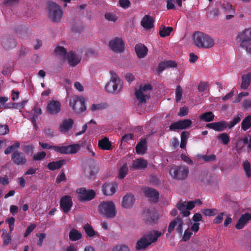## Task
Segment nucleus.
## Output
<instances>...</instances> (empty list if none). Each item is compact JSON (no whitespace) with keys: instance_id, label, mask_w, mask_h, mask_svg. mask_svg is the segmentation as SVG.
Instances as JSON below:
<instances>
[{"instance_id":"obj_1","label":"nucleus","mask_w":251,"mask_h":251,"mask_svg":"<svg viewBox=\"0 0 251 251\" xmlns=\"http://www.w3.org/2000/svg\"><path fill=\"white\" fill-rule=\"evenodd\" d=\"M193 37L194 44L200 49H210L215 44L214 40L203 32L196 31L193 34Z\"/></svg>"},{"instance_id":"obj_2","label":"nucleus","mask_w":251,"mask_h":251,"mask_svg":"<svg viewBox=\"0 0 251 251\" xmlns=\"http://www.w3.org/2000/svg\"><path fill=\"white\" fill-rule=\"evenodd\" d=\"M161 235L160 232L155 230L147 233L137 241L136 246V250L146 249L152 243L155 242Z\"/></svg>"},{"instance_id":"obj_3","label":"nucleus","mask_w":251,"mask_h":251,"mask_svg":"<svg viewBox=\"0 0 251 251\" xmlns=\"http://www.w3.org/2000/svg\"><path fill=\"white\" fill-rule=\"evenodd\" d=\"M100 214L107 219H112L116 215V210L114 203L112 201H103L100 202L98 207Z\"/></svg>"},{"instance_id":"obj_4","label":"nucleus","mask_w":251,"mask_h":251,"mask_svg":"<svg viewBox=\"0 0 251 251\" xmlns=\"http://www.w3.org/2000/svg\"><path fill=\"white\" fill-rule=\"evenodd\" d=\"M48 15L53 22H59L62 17L63 11L60 6L55 2L49 1L47 5Z\"/></svg>"},{"instance_id":"obj_5","label":"nucleus","mask_w":251,"mask_h":251,"mask_svg":"<svg viewBox=\"0 0 251 251\" xmlns=\"http://www.w3.org/2000/svg\"><path fill=\"white\" fill-rule=\"evenodd\" d=\"M85 101L86 99L83 97L71 96L70 99L69 105L75 113L80 114L86 110Z\"/></svg>"},{"instance_id":"obj_6","label":"nucleus","mask_w":251,"mask_h":251,"mask_svg":"<svg viewBox=\"0 0 251 251\" xmlns=\"http://www.w3.org/2000/svg\"><path fill=\"white\" fill-rule=\"evenodd\" d=\"M237 39L241 42L240 46L251 54V27L246 28L238 33Z\"/></svg>"},{"instance_id":"obj_7","label":"nucleus","mask_w":251,"mask_h":251,"mask_svg":"<svg viewBox=\"0 0 251 251\" xmlns=\"http://www.w3.org/2000/svg\"><path fill=\"white\" fill-rule=\"evenodd\" d=\"M110 81L105 86V89L110 93H118L122 87V83L119 76L113 72H110Z\"/></svg>"},{"instance_id":"obj_8","label":"nucleus","mask_w":251,"mask_h":251,"mask_svg":"<svg viewBox=\"0 0 251 251\" xmlns=\"http://www.w3.org/2000/svg\"><path fill=\"white\" fill-rule=\"evenodd\" d=\"M152 89V87L150 84H146L143 86H141L138 90H136L135 93L139 103L138 106L145 103L147 100L150 98V92Z\"/></svg>"},{"instance_id":"obj_9","label":"nucleus","mask_w":251,"mask_h":251,"mask_svg":"<svg viewBox=\"0 0 251 251\" xmlns=\"http://www.w3.org/2000/svg\"><path fill=\"white\" fill-rule=\"evenodd\" d=\"M189 170L187 166H175L170 170V174L175 179L177 180H184L188 176Z\"/></svg>"},{"instance_id":"obj_10","label":"nucleus","mask_w":251,"mask_h":251,"mask_svg":"<svg viewBox=\"0 0 251 251\" xmlns=\"http://www.w3.org/2000/svg\"><path fill=\"white\" fill-rule=\"evenodd\" d=\"M76 192L79 195L78 199L80 201H90L95 197L96 193L93 190H87L85 187L78 188Z\"/></svg>"},{"instance_id":"obj_11","label":"nucleus","mask_w":251,"mask_h":251,"mask_svg":"<svg viewBox=\"0 0 251 251\" xmlns=\"http://www.w3.org/2000/svg\"><path fill=\"white\" fill-rule=\"evenodd\" d=\"M11 158L13 163L18 166H24L27 163L25 154L17 150L12 153Z\"/></svg>"},{"instance_id":"obj_12","label":"nucleus","mask_w":251,"mask_h":251,"mask_svg":"<svg viewBox=\"0 0 251 251\" xmlns=\"http://www.w3.org/2000/svg\"><path fill=\"white\" fill-rule=\"evenodd\" d=\"M109 48L114 52L121 53L125 49V43L121 38L116 37L109 43Z\"/></svg>"},{"instance_id":"obj_13","label":"nucleus","mask_w":251,"mask_h":251,"mask_svg":"<svg viewBox=\"0 0 251 251\" xmlns=\"http://www.w3.org/2000/svg\"><path fill=\"white\" fill-rule=\"evenodd\" d=\"M146 223L152 225L158 220V216L157 211L153 209H145L143 210Z\"/></svg>"},{"instance_id":"obj_14","label":"nucleus","mask_w":251,"mask_h":251,"mask_svg":"<svg viewBox=\"0 0 251 251\" xmlns=\"http://www.w3.org/2000/svg\"><path fill=\"white\" fill-rule=\"evenodd\" d=\"M73 203L72 197L69 195L62 197L60 201V207L64 213H68L73 206Z\"/></svg>"},{"instance_id":"obj_15","label":"nucleus","mask_w":251,"mask_h":251,"mask_svg":"<svg viewBox=\"0 0 251 251\" xmlns=\"http://www.w3.org/2000/svg\"><path fill=\"white\" fill-rule=\"evenodd\" d=\"M80 149V146L78 144L60 146L59 153L61 154H75Z\"/></svg>"},{"instance_id":"obj_16","label":"nucleus","mask_w":251,"mask_h":251,"mask_svg":"<svg viewBox=\"0 0 251 251\" xmlns=\"http://www.w3.org/2000/svg\"><path fill=\"white\" fill-rule=\"evenodd\" d=\"M61 103L57 100H52L48 102L47 110L49 113L54 115L58 113L61 110Z\"/></svg>"},{"instance_id":"obj_17","label":"nucleus","mask_w":251,"mask_h":251,"mask_svg":"<svg viewBox=\"0 0 251 251\" xmlns=\"http://www.w3.org/2000/svg\"><path fill=\"white\" fill-rule=\"evenodd\" d=\"M206 127L218 131H222L228 127V124L226 121H220L208 124Z\"/></svg>"},{"instance_id":"obj_18","label":"nucleus","mask_w":251,"mask_h":251,"mask_svg":"<svg viewBox=\"0 0 251 251\" xmlns=\"http://www.w3.org/2000/svg\"><path fill=\"white\" fill-rule=\"evenodd\" d=\"M66 57L69 65L72 67H74L79 64L81 60V56L76 54L73 51H69Z\"/></svg>"},{"instance_id":"obj_19","label":"nucleus","mask_w":251,"mask_h":251,"mask_svg":"<svg viewBox=\"0 0 251 251\" xmlns=\"http://www.w3.org/2000/svg\"><path fill=\"white\" fill-rule=\"evenodd\" d=\"M118 189L117 184L113 183H105L102 187V191L105 196H112L116 193Z\"/></svg>"},{"instance_id":"obj_20","label":"nucleus","mask_w":251,"mask_h":251,"mask_svg":"<svg viewBox=\"0 0 251 251\" xmlns=\"http://www.w3.org/2000/svg\"><path fill=\"white\" fill-rule=\"evenodd\" d=\"M144 194L146 197L150 198L153 202H157L158 200L159 193L153 188L150 187L145 188Z\"/></svg>"},{"instance_id":"obj_21","label":"nucleus","mask_w":251,"mask_h":251,"mask_svg":"<svg viewBox=\"0 0 251 251\" xmlns=\"http://www.w3.org/2000/svg\"><path fill=\"white\" fill-rule=\"evenodd\" d=\"M251 219V213H246L245 214L242 215L238 220L235 225V227L237 229L243 228L247 222Z\"/></svg>"},{"instance_id":"obj_22","label":"nucleus","mask_w":251,"mask_h":251,"mask_svg":"<svg viewBox=\"0 0 251 251\" xmlns=\"http://www.w3.org/2000/svg\"><path fill=\"white\" fill-rule=\"evenodd\" d=\"M135 201V198L133 194L127 193L123 198L122 205L125 208L131 207Z\"/></svg>"},{"instance_id":"obj_23","label":"nucleus","mask_w":251,"mask_h":251,"mask_svg":"<svg viewBox=\"0 0 251 251\" xmlns=\"http://www.w3.org/2000/svg\"><path fill=\"white\" fill-rule=\"evenodd\" d=\"M135 50L138 57L142 58L147 54L148 49L144 44H138L135 45Z\"/></svg>"},{"instance_id":"obj_24","label":"nucleus","mask_w":251,"mask_h":251,"mask_svg":"<svg viewBox=\"0 0 251 251\" xmlns=\"http://www.w3.org/2000/svg\"><path fill=\"white\" fill-rule=\"evenodd\" d=\"M153 19L149 15L145 16L141 22V25L146 29H151L153 26Z\"/></svg>"},{"instance_id":"obj_25","label":"nucleus","mask_w":251,"mask_h":251,"mask_svg":"<svg viewBox=\"0 0 251 251\" xmlns=\"http://www.w3.org/2000/svg\"><path fill=\"white\" fill-rule=\"evenodd\" d=\"M67 162L66 159H60L56 161L50 162L48 164V168L50 170L54 171L59 169Z\"/></svg>"},{"instance_id":"obj_26","label":"nucleus","mask_w":251,"mask_h":251,"mask_svg":"<svg viewBox=\"0 0 251 251\" xmlns=\"http://www.w3.org/2000/svg\"><path fill=\"white\" fill-rule=\"evenodd\" d=\"M147 141L145 139H142L138 143L136 147V152L138 154H144L147 150Z\"/></svg>"},{"instance_id":"obj_27","label":"nucleus","mask_w":251,"mask_h":251,"mask_svg":"<svg viewBox=\"0 0 251 251\" xmlns=\"http://www.w3.org/2000/svg\"><path fill=\"white\" fill-rule=\"evenodd\" d=\"M74 124V121L72 119L65 120L59 126L60 131L64 132L71 129Z\"/></svg>"},{"instance_id":"obj_28","label":"nucleus","mask_w":251,"mask_h":251,"mask_svg":"<svg viewBox=\"0 0 251 251\" xmlns=\"http://www.w3.org/2000/svg\"><path fill=\"white\" fill-rule=\"evenodd\" d=\"M132 165L135 169H145L148 166V162L143 159L139 158L134 160Z\"/></svg>"},{"instance_id":"obj_29","label":"nucleus","mask_w":251,"mask_h":251,"mask_svg":"<svg viewBox=\"0 0 251 251\" xmlns=\"http://www.w3.org/2000/svg\"><path fill=\"white\" fill-rule=\"evenodd\" d=\"M242 80L241 89L244 90L247 89L251 83V73H249L246 75H243L242 76Z\"/></svg>"},{"instance_id":"obj_30","label":"nucleus","mask_w":251,"mask_h":251,"mask_svg":"<svg viewBox=\"0 0 251 251\" xmlns=\"http://www.w3.org/2000/svg\"><path fill=\"white\" fill-rule=\"evenodd\" d=\"M176 207L181 211L183 217H188L190 214V212L187 210L185 202L179 201L176 204Z\"/></svg>"},{"instance_id":"obj_31","label":"nucleus","mask_w":251,"mask_h":251,"mask_svg":"<svg viewBox=\"0 0 251 251\" xmlns=\"http://www.w3.org/2000/svg\"><path fill=\"white\" fill-rule=\"evenodd\" d=\"M99 148L103 150H110L111 149V144L108 139L106 137L99 141Z\"/></svg>"},{"instance_id":"obj_32","label":"nucleus","mask_w":251,"mask_h":251,"mask_svg":"<svg viewBox=\"0 0 251 251\" xmlns=\"http://www.w3.org/2000/svg\"><path fill=\"white\" fill-rule=\"evenodd\" d=\"M81 238V232L76 229H72L69 232V239L72 241H77Z\"/></svg>"},{"instance_id":"obj_33","label":"nucleus","mask_w":251,"mask_h":251,"mask_svg":"<svg viewBox=\"0 0 251 251\" xmlns=\"http://www.w3.org/2000/svg\"><path fill=\"white\" fill-rule=\"evenodd\" d=\"M128 168L126 163L124 164L118 171V178L122 179L127 175Z\"/></svg>"},{"instance_id":"obj_34","label":"nucleus","mask_w":251,"mask_h":251,"mask_svg":"<svg viewBox=\"0 0 251 251\" xmlns=\"http://www.w3.org/2000/svg\"><path fill=\"white\" fill-rule=\"evenodd\" d=\"M251 126V115L246 117L241 123V128L246 131Z\"/></svg>"},{"instance_id":"obj_35","label":"nucleus","mask_w":251,"mask_h":251,"mask_svg":"<svg viewBox=\"0 0 251 251\" xmlns=\"http://www.w3.org/2000/svg\"><path fill=\"white\" fill-rule=\"evenodd\" d=\"M214 115L212 112H207L201 114L200 118L205 122H210L214 120Z\"/></svg>"},{"instance_id":"obj_36","label":"nucleus","mask_w":251,"mask_h":251,"mask_svg":"<svg viewBox=\"0 0 251 251\" xmlns=\"http://www.w3.org/2000/svg\"><path fill=\"white\" fill-rule=\"evenodd\" d=\"M83 228L87 234V236L89 237H92L96 235H98V234L93 228L92 226L89 224H86Z\"/></svg>"},{"instance_id":"obj_37","label":"nucleus","mask_w":251,"mask_h":251,"mask_svg":"<svg viewBox=\"0 0 251 251\" xmlns=\"http://www.w3.org/2000/svg\"><path fill=\"white\" fill-rule=\"evenodd\" d=\"M20 147V142L17 141H15L14 142V144L9 146L6 148V149L4 151V154L7 155L11 152L13 153L15 151H16V149L19 148Z\"/></svg>"},{"instance_id":"obj_38","label":"nucleus","mask_w":251,"mask_h":251,"mask_svg":"<svg viewBox=\"0 0 251 251\" xmlns=\"http://www.w3.org/2000/svg\"><path fill=\"white\" fill-rule=\"evenodd\" d=\"M189 132L187 131H183L181 134V142L180 147L181 149L186 148L187 140L189 136Z\"/></svg>"},{"instance_id":"obj_39","label":"nucleus","mask_w":251,"mask_h":251,"mask_svg":"<svg viewBox=\"0 0 251 251\" xmlns=\"http://www.w3.org/2000/svg\"><path fill=\"white\" fill-rule=\"evenodd\" d=\"M222 8L225 11L229 14H235V11L233 6L228 2H225L222 4Z\"/></svg>"},{"instance_id":"obj_40","label":"nucleus","mask_w":251,"mask_h":251,"mask_svg":"<svg viewBox=\"0 0 251 251\" xmlns=\"http://www.w3.org/2000/svg\"><path fill=\"white\" fill-rule=\"evenodd\" d=\"M173 30V28L172 27L163 26L162 28L160 29L159 35L161 37H164L169 36Z\"/></svg>"},{"instance_id":"obj_41","label":"nucleus","mask_w":251,"mask_h":251,"mask_svg":"<svg viewBox=\"0 0 251 251\" xmlns=\"http://www.w3.org/2000/svg\"><path fill=\"white\" fill-rule=\"evenodd\" d=\"M217 138L220 140L224 145H227L230 141L229 136L226 133L219 134L217 135Z\"/></svg>"},{"instance_id":"obj_42","label":"nucleus","mask_w":251,"mask_h":251,"mask_svg":"<svg viewBox=\"0 0 251 251\" xmlns=\"http://www.w3.org/2000/svg\"><path fill=\"white\" fill-rule=\"evenodd\" d=\"M243 166L246 176L248 178L251 177V167L250 162L246 160L243 162Z\"/></svg>"},{"instance_id":"obj_43","label":"nucleus","mask_w":251,"mask_h":251,"mask_svg":"<svg viewBox=\"0 0 251 251\" xmlns=\"http://www.w3.org/2000/svg\"><path fill=\"white\" fill-rule=\"evenodd\" d=\"M56 55L66 57L67 55V50L63 47L57 46L54 50Z\"/></svg>"},{"instance_id":"obj_44","label":"nucleus","mask_w":251,"mask_h":251,"mask_svg":"<svg viewBox=\"0 0 251 251\" xmlns=\"http://www.w3.org/2000/svg\"><path fill=\"white\" fill-rule=\"evenodd\" d=\"M40 146L44 149H52L55 151L58 152L59 153V148L60 146H50L47 143H44L42 142H39Z\"/></svg>"},{"instance_id":"obj_45","label":"nucleus","mask_w":251,"mask_h":251,"mask_svg":"<svg viewBox=\"0 0 251 251\" xmlns=\"http://www.w3.org/2000/svg\"><path fill=\"white\" fill-rule=\"evenodd\" d=\"M179 123L181 129H186L189 127L192 124V121L189 119L179 120Z\"/></svg>"},{"instance_id":"obj_46","label":"nucleus","mask_w":251,"mask_h":251,"mask_svg":"<svg viewBox=\"0 0 251 251\" xmlns=\"http://www.w3.org/2000/svg\"><path fill=\"white\" fill-rule=\"evenodd\" d=\"M217 209H204L202 210V213L206 216H215L218 213Z\"/></svg>"},{"instance_id":"obj_47","label":"nucleus","mask_w":251,"mask_h":251,"mask_svg":"<svg viewBox=\"0 0 251 251\" xmlns=\"http://www.w3.org/2000/svg\"><path fill=\"white\" fill-rule=\"evenodd\" d=\"M104 17L107 21L114 22H115L118 19V17L115 14L110 12H106L104 14Z\"/></svg>"},{"instance_id":"obj_48","label":"nucleus","mask_w":251,"mask_h":251,"mask_svg":"<svg viewBox=\"0 0 251 251\" xmlns=\"http://www.w3.org/2000/svg\"><path fill=\"white\" fill-rule=\"evenodd\" d=\"M107 106V104L104 103L93 104L91 106V110L94 111L97 110H101L106 108Z\"/></svg>"},{"instance_id":"obj_49","label":"nucleus","mask_w":251,"mask_h":251,"mask_svg":"<svg viewBox=\"0 0 251 251\" xmlns=\"http://www.w3.org/2000/svg\"><path fill=\"white\" fill-rule=\"evenodd\" d=\"M22 147L25 153L31 154L33 153L34 146L32 145H24Z\"/></svg>"},{"instance_id":"obj_50","label":"nucleus","mask_w":251,"mask_h":251,"mask_svg":"<svg viewBox=\"0 0 251 251\" xmlns=\"http://www.w3.org/2000/svg\"><path fill=\"white\" fill-rule=\"evenodd\" d=\"M177 220L178 221V226L176 227V230L178 233L181 234L183 232V222L179 216L177 217Z\"/></svg>"},{"instance_id":"obj_51","label":"nucleus","mask_w":251,"mask_h":251,"mask_svg":"<svg viewBox=\"0 0 251 251\" xmlns=\"http://www.w3.org/2000/svg\"><path fill=\"white\" fill-rule=\"evenodd\" d=\"M46 156V153L45 151H41L35 153L34 154L33 157V160H41L45 158Z\"/></svg>"},{"instance_id":"obj_52","label":"nucleus","mask_w":251,"mask_h":251,"mask_svg":"<svg viewBox=\"0 0 251 251\" xmlns=\"http://www.w3.org/2000/svg\"><path fill=\"white\" fill-rule=\"evenodd\" d=\"M1 237L3 239V243L4 245H8L11 241V234L9 233H6L4 234L3 233L2 235L1 236Z\"/></svg>"},{"instance_id":"obj_53","label":"nucleus","mask_w":251,"mask_h":251,"mask_svg":"<svg viewBox=\"0 0 251 251\" xmlns=\"http://www.w3.org/2000/svg\"><path fill=\"white\" fill-rule=\"evenodd\" d=\"M201 158L205 162H210L215 160L216 156L215 154L204 155L201 156Z\"/></svg>"},{"instance_id":"obj_54","label":"nucleus","mask_w":251,"mask_h":251,"mask_svg":"<svg viewBox=\"0 0 251 251\" xmlns=\"http://www.w3.org/2000/svg\"><path fill=\"white\" fill-rule=\"evenodd\" d=\"M178 221L177 220V218L170 222L168 229V232L170 234L171 233V232L174 230L175 227H176Z\"/></svg>"},{"instance_id":"obj_55","label":"nucleus","mask_w":251,"mask_h":251,"mask_svg":"<svg viewBox=\"0 0 251 251\" xmlns=\"http://www.w3.org/2000/svg\"><path fill=\"white\" fill-rule=\"evenodd\" d=\"M208 87V84L205 82H201L198 86V90L200 92H204Z\"/></svg>"},{"instance_id":"obj_56","label":"nucleus","mask_w":251,"mask_h":251,"mask_svg":"<svg viewBox=\"0 0 251 251\" xmlns=\"http://www.w3.org/2000/svg\"><path fill=\"white\" fill-rule=\"evenodd\" d=\"M182 91L179 85L177 86L176 90V98L177 101L180 100L182 97Z\"/></svg>"},{"instance_id":"obj_57","label":"nucleus","mask_w":251,"mask_h":251,"mask_svg":"<svg viewBox=\"0 0 251 251\" xmlns=\"http://www.w3.org/2000/svg\"><path fill=\"white\" fill-rule=\"evenodd\" d=\"M9 131V127L7 125H0V135H5L7 134Z\"/></svg>"},{"instance_id":"obj_58","label":"nucleus","mask_w":251,"mask_h":251,"mask_svg":"<svg viewBox=\"0 0 251 251\" xmlns=\"http://www.w3.org/2000/svg\"><path fill=\"white\" fill-rule=\"evenodd\" d=\"M35 227L36 225L34 224L28 226L27 228L26 229L25 233H24V237H27L30 234V233L33 231V230L35 228Z\"/></svg>"},{"instance_id":"obj_59","label":"nucleus","mask_w":251,"mask_h":251,"mask_svg":"<svg viewBox=\"0 0 251 251\" xmlns=\"http://www.w3.org/2000/svg\"><path fill=\"white\" fill-rule=\"evenodd\" d=\"M241 121V117L237 116L233 118V119L229 122L228 127L231 128L234 126L235 125Z\"/></svg>"},{"instance_id":"obj_60","label":"nucleus","mask_w":251,"mask_h":251,"mask_svg":"<svg viewBox=\"0 0 251 251\" xmlns=\"http://www.w3.org/2000/svg\"><path fill=\"white\" fill-rule=\"evenodd\" d=\"M188 114V108L186 106H183L181 107L178 112V116L180 117H183L187 115Z\"/></svg>"},{"instance_id":"obj_61","label":"nucleus","mask_w":251,"mask_h":251,"mask_svg":"<svg viewBox=\"0 0 251 251\" xmlns=\"http://www.w3.org/2000/svg\"><path fill=\"white\" fill-rule=\"evenodd\" d=\"M170 130H175L176 129H181L179 121L176 122H174L169 126Z\"/></svg>"},{"instance_id":"obj_62","label":"nucleus","mask_w":251,"mask_h":251,"mask_svg":"<svg viewBox=\"0 0 251 251\" xmlns=\"http://www.w3.org/2000/svg\"><path fill=\"white\" fill-rule=\"evenodd\" d=\"M224 215V213H220L219 214L216 218L213 220V223L215 224H220L223 219V216Z\"/></svg>"},{"instance_id":"obj_63","label":"nucleus","mask_w":251,"mask_h":251,"mask_svg":"<svg viewBox=\"0 0 251 251\" xmlns=\"http://www.w3.org/2000/svg\"><path fill=\"white\" fill-rule=\"evenodd\" d=\"M119 3L121 7L127 8L129 7L130 2L129 0H119Z\"/></svg>"},{"instance_id":"obj_64","label":"nucleus","mask_w":251,"mask_h":251,"mask_svg":"<svg viewBox=\"0 0 251 251\" xmlns=\"http://www.w3.org/2000/svg\"><path fill=\"white\" fill-rule=\"evenodd\" d=\"M113 251H130L129 248L126 245L116 247Z\"/></svg>"}]
</instances>
